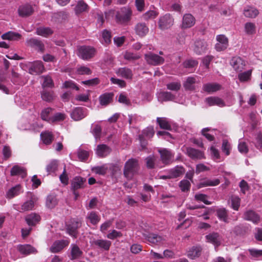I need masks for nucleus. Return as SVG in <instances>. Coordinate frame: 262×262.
Here are the masks:
<instances>
[{
	"label": "nucleus",
	"instance_id": "obj_1",
	"mask_svg": "<svg viewBox=\"0 0 262 262\" xmlns=\"http://www.w3.org/2000/svg\"><path fill=\"white\" fill-rule=\"evenodd\" d=\"M140 166L136 159H128L125 163L123 169L124 176L128 180H132L133 177L138 173Z\"/></svg>",
	"mask_w": 262,
	"mask_h": 262
},
{
	"label": "nucleus",
	"instance_id": "obj_2",
	"mask_svg": "<svg viewBox=\"0 0 262 262\" xmlns=\"http://www.w3.org/2000/svg\"><path fill=\"white\" fill-rule=\"evenodd\" d=\"M81 226L82 223L78 219H72L69 221L68 224H67V233L76 239L79 235L78 230Z\"/></svg>",
	"mask_w": 262,
	"mask_h": 262
},
{
	"label": "nucleus",
	"instance_id": "obj_3",
	"mask_svg": "<svg viewBox=\"0 0 262 262\" xmlns=\"http://www.w3.org/2000/svg\"><path fill=\"white\" fill-rule=\"evenodd\" d=\"M95 49L90 46H82L78 49V55L83 60H89L95 54Z\"/></svg>",
	"mask_w": 262,
	"mask_h": 262
},
{
	"label": "nucleus",
	"instance_id": "obj_4",
	"mask_svg": "<svg viewBox=\"0 0 262 262\" xmlns=\"http://www.w3.org/2000/svg\"><path fill=\"white\" fill-rule=\"evenodd\" d=\"M88 115V110L85 107L80 106L75 107L70 113L71 118L75 121H78L83 119Z\"/></svg>",
	"mask_w": 262,
	"mask_h": 262
},
{
	"label": "nucleus",
	"instance_id": "obj_5",
	"mask_svg": "<svg viewBox=\"0 0 262 262\" xmlns=\"http://www.w3.org/2000/svg\"><path fill=\"white\" fill-rule=\"evenodd\" d=\"M174 23V19L169 13L166 14L160 17L158 25L160 29L164 30L171 27Z\"/></svg>",
	"mask_w": 262,
	"mask_h": 262
},
{
	"label": "nucleus",
	"instance_id": "obj_6",
	"mask_svg": "<svg viewBox=\"0 0 262 262\" xmlns=\"http://www.w3.org/2000/svg\"><path fill=\"white\" fill-rule=\"evenodd\" d=\"M158 152L160 155V159L164 164L168 165L173 163L172 158L174 155L170 150L163 148L159 149Z\"/></svg>",
	"mask_w": 262,
	"mask_h": 262
},
{
	"label": "nucleus",
	"instance_id": "obj_7",
	"mask_svg": "<svg viewBox=\"0 0 262 262\" xmlns=\"http://www.w3.org/2000/svg\"><path fill=\"white\" fill-rule=\"evenodd\" d=\"M145 58L148 63L154 66L161 64L164 62V58L152 53L145 54Z\"/></svg>",
	"mask_w": 262,
	"mask_h": 262
},
{
	"label": "nucleus",
	"instance_id": "obj_8",
	"mask_svg": "<svg viewBox=\"0 0 262 262\" xmlns=\"http://www.w3.org/2000/svg\"><path fill=\"white\" fill-rule=\"evenodd\" d=\"M195 23V19L193 15L190 13L184 15L182 19V23L181 25L182 29H186L192 27Z\"/></svg>",
	"mask_w": 262,
	"mask_h": 262
},
{
	"label": "nucleus",
	"instance_id": "obj_9",
	"mask_svg": "<svg viewBox=\"0 0 262 262\" xmlns=\"http://www.w3.org/2000/svg\"><path fill=\"white\" fill-rule=\"evenodd\" d=\"M207 50V43L204 40H197L194 43L193 51L198 55L206 53Z\"/></svg>",
	"mask_w": 262,
	"mask_h": 262
},
{
	"label": "nucleus",
	"instance_id": "obj_10",
	"mask_svg": "<svg viewBox=\"0 0 262 262\" xmlns=\"http://www.w3.org/2000/svg\"><path fill=\"white\" fill-rule=\"evenodd\" d=\"M218 42L215 48L217 51H221L227 49L228 46V39L224 35H219L216 36Z\"/></svg>",
	"mask_w": 262,
	"mask_h": 262
},
{
	"label": "nucleus",
	"instance_id": "obj_11",
	"mask_svg": "<svg viewBox=\"0 0 262 262\" xmlns=\"http://www.w3.org/2000/svg\"><path fill=\"white\" fill-rule=\"evenodd\" d=\"M30 199L24 203L20 208V212H25L33 209L34 203L38 200L37 198L32 193H30Z\"/></svg>",
	"mask_w": 262,
	"mask_h": 262
},
{
	"label": "nucleus",
	"instance_id": "obj_12",
	"mask_svg": "<svg viewBox=\"0 0 262 262\" xmlns=\"http://www.w3.org/2000/svg\"><path fill=\"white\" fill-rule=\"evenodd\" d=\"M243 218L246 221H251L254 224H258L260 220V216L255 211L249 210L244 213Z\"/></svg>",
	"mask_w": 262,
	"mask_h": 262
},
{
	"label": "nucleus",
	"instance_id": "obj_13",
	"mask_svg": "<svg viewBox=\"0 0 262 262\" xmlns=\"http://www.w3.org/2000/svg\"><path fill=\"white\" fill-rule=\"evenodd\" d=\"M86 182V179L80 176L75 177L72 181L71 190H77L78 189L83 188Z\"/></svg>",
	"mask_w": 262,
	"mask_h": 262
},
{
	"label": "nucleus",
	"instance_id": "obj_14",
	"mask_svg": "<svg viewBox=\"0 0 262 262\" xmlns=\"http://www.w3.org/2000/svg\"><path fill=\"white\" fill-rule=\"evenodd\" d=\"M27 46L35 48L38 51L43 52L45 51V46L43 42L37 38H31L26 41Z\"/></svg>",
	"mask_w": 262,
	"mask_h": 262
},
{
	"label": "nucleus",
	"instance_id": "obj_15",
	"mask_svg": "<svg viewBox=\"0 0 262 262\" xmlns=\"http://www.w3.org/2000/svg\"><path fill=\"white\" fill-rule=\"evenodd\" d=\"M186 154L193 160L204 158V155L203 152L192 147L186 148Z\"/></svg>",
	"mask_w": 262,
	"mask_h": 262
},
{
	"label": "nucleus",
	"instance_id": "obj_16",
	"mask_svg": "<svg viewBox=\"0 0 262 262\" xmlns=\"http://www.w3.org/2000/svg\"><path fill=\"white\" fill-rule=\"evenodd\" d=\"M159 101L163 102L164 101H174L176 96L170 92L162 91L159 93L157 95Z\"/></svg>",
	"mask_w": 262,
	"mask_h": 262
},
{
	"label": "nucleus",
	"instance_id": "obj_17",
	"mask_svg": "<svg viewBox=\"0 0 262 262\" xmlns=\"http://www.w3.org/2000/svg\"><path fill=\"white\" fill-rule=\"evenodd\" d=\"M230 64L237 72H241L245 66L244 61L239 57H234L232 58Z\"/></svg>",
	"mask_w": 262,
	"mask_h": 262
},
{
	"label": "nucleus",
	"instance_id": "obj_18",
	"mask_svg": "<svg viewBox=\"0 0 262 262\" xmlns=\"http://www.w3.org/2000/svg\"><path fill=\"white\" fill-rule=\"evenodd\" d=\"M34 9L28 4L19 6L18 9V14L21 17H28L33 14Z\"/></svg>",
	"mask_w": 262,
	"mask_h": 262
},
{
	"label": "nucleus",
	"instance_id": "obj_19",
	"mask_svg": "<svg viewBox=\"0 0 262 262\" xmlns=\"http://www.w3.org/2000/svg\"><path fill=\"white\" fill-rule=\"evenodd\" d=\"M135 30L138 36L142 37L147 34L149 29L145 23H139L135 26Z\"/></svg>",
	"mask_w": 262,
	"mask_h": 262
},
{
	"label": "nucleus",
	"instance_id": "obj_20",
	"mask_svg": "<svg viewBox=\"0 0 262 262\" xmlns=\"http://www.w3.org/2000/svg\"><path fill=\"white\" fill-rule=\"evenodd\" d=\"M202 248L201 246L197 245L191 247L187 252L188 258L193 259L199 257L202 254Z\"/></svg>",
	"mask_w": 262,
	"mask_h": 262
},
{
	"label": "nucleus",
	"instance_id": "obj_21",
	"mask_svg": "<svg viewBox=\"0 0 262 262\" xmlns=\"http://www.w3.org/2000/svg\"><path fill=\"white\" fill-rule=\"evenodd\" d=\"M185 172V169L183 166L181 165H177L168 170V173L170 174L172 179H176L181 177Z\"/></svg>",
	"mask_w": 262,
	"mask_h": 262
},
{
	"label": "nucleus",
	"instance_id": "obj_22",
	"mask_svg": "<svg viewBox=\"0 0 262 262\" xmlns=\"http://www.w3.org/2000/svg\"><path fill=\"white\" fill-rule=\"evenodd\" d=\"M143 236L148 242L155 244L160 243L163 240L161 236L152 233H143Z\"/></svg>",
	"mask_w": 262,
	"mask_h": 262
},
{
	"label": "nucleus",
	"instance_id": "obj_23",
	"mask_svg": "<svg viewBox=\"0 0 262 262\" xmlns=\"http://www.w3.org/2000/svg\"><path fill=\"white\" fill-rule=\"evenodd\" d=\"M111 151V148L107 145L100 144L97 147L96 153L99 157L103 158L109 155Z\"/></svg>",
	"mask_w": 262,
	"mask_h": 262
},
{
	"label": "nucleus",
	"instance_id": "obj_24",
	"mask_svg": "<svg viewBox=\"0 0 262 262\" xmlns=\"http://www.w3.org/2000/svg\"><path fill=\"white\" fill-rule=\"evenodd\" d=\"M123 13H118L116 15L117 19L121 23H125L130 19L132 11L129 8H124L122 10Z\"/></svg>",
	"mask_w": 262,
	"mask_h": 262
},
{
	"label": "nucleus",
	"instance_id": "obj_25",
	"mask_svg": "<svg viewBox=\"0 0 262 262\" xmlns=\"http://www.w3.org/2000/svg\"><path fill=\"white\" fill-rule=\"evenodd\" d=\"M44 70L43 63L40 61L34 62L29 69L31 74H40L43 72Z\"/></svg>",
	"mask_w": 262,
	"mask_h": 262
},
{
	"label": "nucleus",
	"instance_id": "obj_26",
	"mask_svg": "<svg viewBox=\"0 0 262 262\" xmlns=\"http://www.w3.org/2000/svg\"><path fill=\"white\" fill-rule=\"evenodd\" d=\"M206 239L215 246H219L221 244V237L218 233H211L206 236Z\"/></svg>",
	"mask_w": 262,
	"mask_h": 262
},
{
	"label": "nucleus",
	"instance_id": "obj_27",
	"mask_svg": "<svg viewBox=\"0 0 262 262\" xmlns=\"http://www.w3.org/2000/svg\"><path fill=\"white\" fill-rule=\"evenodd\" d=\"M93 244L98 248L105 251H108L111 246L112 243L110 241L104 239H97L93 242Z\"/></svg>",
	"mask_w": 262,
	"mask_h": 262
},
{
	"label": "nucleus",
	"instance_id": "obj_28",
	"mask_svg": "<svg viewBox=\"0 0 262 262\" xmlns=\"http://www.w3.org/2000/svg\"><path fill=\"white\" fill-rule=\"evenodd\" d=\"M18 251L22 254L28 255L36 252V249L30 245H19L17 246Z\"/></svg>",
	"mask_w": 262,
	"mask_h": 262
},
{
	"label": "nucleus",
	"instance_id": "obj_29",
	"mask_svg": "<svg viewBox=\"0 0 262 262\" xmlns=\"http://www.w3.org/2000/svg\"><path fill=\"white\" fill-rule=\"evenodd\" d=\"M10 174L11 176L20 175L21 178H24L27 175L26 169L18 165H15L11 168Z\"/></svg>",
	"mask_w": 262,
	"mask_h": 262
},
{
	"label": "nucleus",
	"instance_id": "obj_30",
	"mask_svg": "<svg viewBox=\"0 0 262 262\" xmlns=\"http://www.w3.org/2000/svg\"><path fill=\"white\" fill-rule=\"evenodd\" d=\"M59 165L57 160L53 159L51 160L46 165V169L48 174L55 173L58 169Z\"/></svg>",
	"mask_w": 262,
	"mask_h": 262
},
{
	"label": "nucleus",
	"instance_id": "obj_31",
	"mask_svg": "<svg viewBox=\"0 0 262 262\" xmlns=\"http://www.w3.org/2000/svg\"><path fill=\"white\" fill-rule=\"evenodd\" d=\"M221 85L216 83H208L203 85L204 91L209 93L216 92L221 89Z\"/></svg>",
	"mask_w": 262,
	"mask_h": 262
},
{
	"label": "nucleus",
	"instance_id": "obj_32",
	"mask_svg": "<svg viewBox=\"0 0 262 262\" xmlns=\"http://www.w3.org/2000/svg\"><path fill=\"white\" fill-rule=\"evenodd\" d=\"M206 102L210 106L218 105L222 107L225 105L224 101L220 98L217 97H209L206 98Z\"/></svg>",
	"mask_w": 262,
	"mask_h": 262
},
{
	"label": "nucleus",
	"instance_id": "obj_33",
	"mask_svg": "<svg viewBox=\"0 0 262 262\" xmlns=\"http://www.w3.org/2000/svg\"><path fill=\"white\" fill-rule=\"evenodd\" d=\"M114 94L113 93H106L99 97L100 104L101 105H107L110 103L113 100Z\"/></svg>",
	"mask_w": 262,
	"mask_h": 262
},
{
	"label": "nucleus",
	"instance_id": "obj_34",
	"mask_svg": "<svg viewBox=\"0 0 262 262\" xmlns=\"http://www.w3.org/2000/svg\"><path fill=\"white\" fill-rule=\"evenodd\" d=\"M41 97L43 100L50 102L55 99V96L52 91L43 89L41 92Z\"/></svg>",
	"mask_w": 262,
	"mask_h": 262
},
{
	"label": "nucleus",
	"instance_id": "obj_35",
	"mask_svg": "<svg viewBox=\"0 0 262 262\" xmlns=\"http://www.w3.org/2000/svg\"><path fill=\"white\" fill-rule=\"evenodd\" d=\"M25 220L29 226H34L39 221L40 216L36 213H32L27 215Z\"/></svg>",
	"mask_w": 262,
	"mask_h": 262
},
{
	"label": "nucleus",
	"instance_id": "obj_36",
	"mask_svg": "<svg viewBox=\"0 0 262 262\" xmlns=\"http://www.w3.org/2000/svg\"><path fill=\"white\" fill-rule=\"evenodd\" d=\"M220 181L218 179L214 180L204 179L202 180L198 185L199 188H202L206 186H214L219 185Z\"/></svg>",
	"mask_w": 262,
	"mask_h": 262
},
{
	"label": "nucleus",
	"instance_id": "obj_37",
	"mask_svg": "<svg viewBox=\"0 0 262 262\" xmlns=\"http://www.w3.org/2000/svg\"><path fill=\"white\" fill-rule=\"evenodd\" d=\"M71 247L70 259L73 260L81 257L82 254V251L79 249L78 246L76 245L72 244Z\"/></svg>",
	"mask_w": 262,
	"mask_h": 262
},
{
	"label": "nucleus",
	"instance_id": "obj_38",
	"mask_svg": "<svg viewBox=\"0 0 262 262\" xmlns=\"http://www.w3.org/2000/svg\"><path fill=\"white\" fill-rule=\"evenodd\" d=\"M21 35L17 32L9 31L2 35L3 39H7L10 40H17L21 38Z\"/></svg>",
	"mask_w": 262,
	"mask_h": 262
},
{
	"label": "nucleus",
	"instance_id": "obj_39",
	"mask_svg": "<svg viewBox=\"0 0 262 262\" xmlns=\"http://www.w3.org/2000/svg\"><path fill=\"white\" fill-rule=\"evenodd\" d=\"M157 122L159 124L160 127L161 129H164L168 130H171L172 129L171 126L169 122L166 118L158 117L157 118Z\"/></svg>",
	"mask_w": 262,
	"mask_h": 262
},
{
	"label": "nucleus",
	"instance_id": "obj_40",
	"mask_svg": "<svg viewBox=\"0 0 262 262\" xmlns=\"http://www.w3.org/2000/svg\"><path fill=\"white\" fill-rule=\"evenodd\" d=\"M259 14L258 10L252 7H247L244 11V14L247 17L255 18Z\"/></svg>",
	"mask_w": 262,
	"mask_h": 262
},
{
	"label": "nucleus",
	"instance_id": "obj_41",
	"mask_svg": "<svg viewBox=\"0 0 262 262\" xmlns=\"http://www.w3.org/2000/svg\"><path fill=\"white\" fill-rule=\"evenodd\" d=\"M196 79L193 77H188L183 83V86L186 91H193L195 89L194 84Z\"/></svg>",
	"mask_w": 262,
	"mask_h": 262
},
{
	"label": "nucleus",
	"instance_id": "obj_42",
	"mask_svg": "<svg viewBox=\"0 0 262 262\" xmlns=\"http://www.w3.org/2000/svg\"><path fill=\"white\" fill-rule=\"evenodd\" d=\"M53 33V31L49 27H39L36 29V34L47 37Z\"/></svg>",
	"mask_w": 262,
	"mask_h": 262
},
{
	"label": "nucleus",
	"instance_id": "obj_43",
	"mask_svg": "<svg viewBox=\"0 0 262 262\" xmlns=\"http://www.w3.org/2000/svg\"><path fill=\"white\" fill-rule=\"evenodd\" d=\"M66 245L63 240L55 241L50 247V251L53 253H56L60 251Z\"/></svg>",
	"mask_w": 262,
	"mask_h": 262
},
{
	"label": "nucleus",
	"instance_id": "obj_44",
	"mask_svg": "<svg viewBox=\"0 0 262 262\" xmlns=\"http://www.w3.org/2000/svg\"><path fill=\"white\" fill-rule=\"evenodd\" d=\"M40 137L43 142L46 144H50L53 140L52 134L49 131H46L40 134Z\"/></svg>",
	"mask_w": 262,
	"mask_h": 262
},
{
	"label": "nucleus",
	"instance_id": "obj_45",
	"mask_svg": "<svg viewBox=\"0 0 262 262\" xmlns=\"http://www.w3.org/2000/svg\"><path fill=\"white\" fill-rule=\"evenodd\" d=\"M244 28L246 33L249 35H253L256 33V26L254 23H246Z\"/></svg>",
	"mask_w": 262,
	"mask_h": 262
},
{
	"label": "nucleus",
	"instance_id": "obj_46",
	"mask_svg": "<svg viewBox=\"0 0 262 262\" xmlns=\"http://www.w3.org/2000/svg\"><path fill=\"white\" fill-rule=\"evenodd\" d=\"M77 154L79 160L82 162L86 161L89 157V152L80 147L77 149Z\"/></svg>",
	"mask_w": 262,
	"mask_h": 262
},
{
	"label": "nucleus",
	"instance_id": "obj_47",
	"mask_svg": "<svg viewBox=\"0 0 262 262\" xmlns=\"http://www.w3.org/2000/svg\"><path fill=\"white\" fill-rule=\"evenodd\" d=\"M118 73L126 79H131L133 76L131 70L126 68H120L118 70Z\"/></svg>",
	"mask_w": 262,
	"mask_h": 262
},
{
	"label": "nucleus",
	"instance_id": "obj_48",
	"mask_svg": "<svg viewBox=\"0 0 262 262\" xmlns=\"http://www.w3.org/2000/svg\"><path fill=\"white\" fill-rule=\"evenodd\" d=\"M88 9V5L83 1H79L75 8V11L76 14H79L83 12L86 11Z\"/></svg>",
	"mask_w": 262,
	"mask_h": 262
},
{
	"label": "nucleus",
	"instance_id": "obj_49",
	"mask_svg": "<svg viewBox=\"0 0 262 262\" xmlns=\"http://www.w3.org/2000/svg\"><path fill=\"white\" fill-rule=\"evenodd\" d=\"M20 186L16 185L10 189L7 192V197L8 199H12L13 197L18 195L19 193Z\"/></svg>",
	"mask_w": 262,
	"mask_h": 262
},
{
	"label": "nucleus",
	"instance_id": "obj_50",
	"mask_svg": "<svg viewBox=\"0 0 262 262\" xmlns=\"http://www.w3.org/2000/svg\"><path fill=\"white\" fill-rule=\"evenodd\" d=\"M252 70H249L246 72L241 73L238 75L240 81L245 82L249 80L251 78Z\"/></svg>",
	"mask_w": 262,
	"mask_h": 262
},
{
	"label": "nucleus",
	"instance_id": "obj_51",
	"mask_svg": "<svg viewBox=\"0 0 262 262\" xmlns=\"http://www.w3.org/2000/svg\"><path fill=\"white\" fill-rule=\"evenodd\" d=\"M57 204L56 198L54 195L48 196L46 200V206L49 208H54Z\"/></svg>",
	"mask_w": 262,
	"mask_h": 262
},
{
	"label": "nucleus",
	"instance_id": "obj_52",
	"mask_svg": "<svg viewBox=\"0 0 262 262\" xmlns=\"http://www.w3.org/2000/svg\"><path fill=\"white\" fill-rule=\"evenodd\" d=\"M76 73L79 75H91L92 73V70L88 67L84 66L77 67Z\"/></svg>",
	"mask_w": 262,
	"mask_h": 262
},
{
	"label": "nucleus",
	"instance_id": "obj_53",
	"mask_svg": "<svg viewBox=\"0 0 262 262\" xmlns=\"http://www.w3.org/2000/svg\"><path fill=\"white\" fill-rule=\"evenodd\" d=\"M108 170L107 167L106 165H103L100 166H95L92 168V170L96 174L100 175H105Z\"/></svg>",
	"mask_w": 262,
	"mask_h": 262
},
{
	"label": "nucleus",
	"instance_id": "obj_54",
	"mask_svg": "<svg viewBox=\"0 0 262 262\" xmlns=\"http://www.w3.org/2000/svg\"><path fill=\"white\" fill-rule=\"evenodd\" d=\"M91 223L94 225H96L100 221V217L94 211L91 212L86 217Z\"/></svg>",
	"mask_w": 262,
	"mask_h": 262
},
{
	"label": "nucleus",
	"instance_id": "obj_55",
	"mask_svg": "<svg viewBox=\"0 0 262 262\" xmlns=\"http://www.w3.org/2000/svg\"><path fill=\"white\" fill-rule=\"evenodd\" d=\"M216 214L218 217L225 223H228L227 212L225 208H221L217 210Z\"/></svg>",
	"mask_w": 262,
	"mask_h": 262
},
{
	"label": "nucleus",
	"instance_id": "obj_56",
	"mask_svg": "<svg viewBox=\"0 0 262 262\" xmlns=\"http://www.w3.org/2000/svg\"><path fill=\"white\" fill-rule=\"evenodd\" d=\"M146 166L149 169L155 168L156 158L154 155H150L145 159Z\"/></svg>",
	"mask_w": 262,
	"mask_h": 262
},
{
	"label": "nucleus",
	"instance_id": "obj_57",
	"mask_svg": "<svg viewBox=\"0 0 262 262\" xmlns=\"http://www.w3.org/2000/svg\"><path fill=\"white\" fill-rule=\"evenodd\" d=\"M179 186L182 191L187 192L190 190L191 184L189 181L183 180L180 181Z\"/></svg>",
	"mask_w": 262,
	"mask_h": 262
},
{
	"label": "nucleus",
	"instance_id": "obj_58",
	"mask_svg": "<svg viewBox=\"0 0 262 262\" xmlns=\"http://www.w3.org/2000/svg\"><path fill=\"white\" fill-rule=\"evenodd\" d=\"M167 89L172 91L178 92L181 88V84L180 82H172L166 84Z\"/></svg>",
	"mask_w": 262,
	"mask_h": 262
},
{
	"label": "nucleus",
	"instance_id": "obj_59",
	"mask_svg": "<svg viewBox=\"0 0 262 262\" xmlns=\"http://www.w3.org/2000/svg\"><path fill=\"white\" fill-rule=\"evenodd\" d=\"M43 81L42 84V86L43 89H46V88H53L54 86V83L52 78L50 76H43L42 77Z\"/></svg>",
	"mask_w": 262,
	"mask_h": 262
},
{
	"label": "nucleus",
	"instance_id": "obj_60",
	"mask_svg": "<svg viewBox=\"0 0 262 262\" xmlns=\"http://www.w3.org/2000/svg\"><path fill=\"white\" fill-rule=\"evenodd\" d=\"M65 118L64 114L60 113H56L49 120V123H55L63 120Z\"/></svg>",
	"mask_w": 262,
	"mask_h": 262
},
{
	"label": "nucleus",
	"instance_id": "obj_61",
	"mask_svg": "<svg viewBox=\"0 0 262 262\" xmlns=\"http://www.w3.org/2000/svg\"><path fill=\"white\" fill-rule=\"evenodd\" d=\"M52 111V108L50 107H48L43 110L41 113V119L49 122V120L51 118V117L49 116V115Z\"/></svg>",
	"mask_w": 262,
	"mask_h": 262
},
{
	"label": "nucleus",
	"instance_id": "obj_62",
	"mask_svg": "<svg viewBox=\"0 0 262 262\" xmlns=\"http://www.w3.org/2000/svg\"><path fill=\"white\" fill-rule=\"evenodd\" d=\"M102 129L100 125L96 124L94 126L92 130V133L94 136L96 140L99 139L101 137Z\"/></svg>",
	"mask_w": 262,
	"mask_h": 262
},
{
	"label": "nucleus",
	"instance_id": "obj_63",
	"mask_svg": "<svg viewBox=\"0 0 262 262\" xmlns=\"http://www.w3.org/2000/svg\"><path fill=\"white\" fill-rule=\"evenodd\" d=\"M102 37L104 42L108 44L111 41V32L107 30H104L102 33Z\"/></svg>",
	"mask_w": 262,
	"mask_h": 262
},
{
	"label": "nucleus",
	"instance_id": "obj_64",
	"mask_svg": "<svg viewBox=\"0 0 262 262\" xmlns=\"http://www.w3.org/2000/svg\"><path fill=\"white\" fill-rule=\"evenodd\" d=\"M231 201L232 208L235 210H238L240 205L239 198L237 196H232Z\"/></svg>",
	"mask_w": 262,
	"mask_h": 262
}]
</instances>
